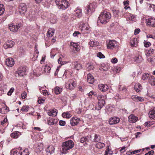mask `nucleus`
Segmentation results:
<instances>
[{"label":"nucleus","instance_id":"nucleus-1","mask_svg":"<svg viewBox=\"0 0 155 155\" xmlns=\"http://www.w3.org/2000/svg\"><path fill=\"white\" fill-rule=\"evenodd\" d=\"M111 15L108 12H101L98 17V22H100L103 24H105L110 19Z\"/></svg>","mask_w":155,"mask_h":155},{"label":"nucleus","instance_id":"nucleus-2","mask_svg":"<svg viewBox=\"0 0 155 155\" xmlns=\"http://www.w3.org/2000/svg\"><path fill=\"white\" fill-rule=\"evenodd\" d=\"M74 146V143L71 140H70L63 142L62 145V150L64 152H66L72 148Z\"/></svg>","mask_w":155,"mask_h":155},{"label":"nucleus","instance_id":"nucleus-3","mask_svg":"<svg viewBox=\"0 0 155 155\" xmlns=\"http://www.w3.org/2000/svg\"><path fill=\"white\" fill-rule=\"evenodd\" d=\"M26 71L27 69L25 67L20 68L15 72V76L16 77H23L24 75L26 74Z\"/></svg>","mask_w":155,"mask_h":155},{"label":"nucleus","instance_id":"nucleus-4","mask_svg":"<svg viewBox=\"0 0 155 155\" xmlns=\"http://www.w3.org/2000/svg\"><path fill=\"white\" fill-rule=\"evenodd\" d=\"M107 48L108 49H113L118 47V43L113 40L110 41L107 45Z\"/></svg>","mask_w":155,"mask_h":155},{"label":"nucleus","instance_id":"nucleus-5","mask_svg":"<svg viewBox=\"0 0 155 155\" xmlns=\"http://www.w3.org/2000/svg\"><path fill=\"white\" fill-rule=\"evenodd\" d=\"M27 10V7L25 4L24 3L20 4L19 7V12L21 15H24Z\"/></svg>","mask_w":155,"mask_h":155},{"label":"nucleus","instance_id":"nucleus-6","mask_svg":"<svg viewBox=\"0 0 155 155\" xmlns=\"http://www.w3.org/2000/svg\"><path fill=\"white\" fill-rule=\"evenodd\" d=\"M55 2L57 5H59L62 9H65L68 7L69 3L67 1L61 3L59 2L58 0H56Z\"/></svg>","mask_w":155,"mask_h":155},{"label":"nucleus","instance_id":"nucleus-7","mask_svg":"<svg viewBox=\"0 0 155 155\" xmlns=\"http://www.w3.org/2000/svg\"><path fill=\"white\" fill-rule=\"evenodd\" d=\"M146 23L148 25L155 27V18H150L146 19Z\"/></svg>","mask_w":155,"mask_h":155},{"label":"nucleus","instance_id":"nucleus-8","mask_svg":"<svg viewBox=\"0 0 155 155\" xmlns=\"http://www.w3.org/2000/svg\"><path fill=\"white\" fill-rule=\"evenodd\" d=\"M120 119L119 118L116 117H112L109 120V123L110 125L116 124L119 122Z\"/></svg>","mask_w":155,"mask_h":155},{"label":"nucleus","instance_id":"nucleus-9","mask_svg":"<svg viewBox=\"0 0 155 155\" xmlns=\"http://www.w3.org/2000/svg\"><path fill=\"white\" fill-rule=\"evenodd\" d=\"M80 119L77 117H73L71 119V124L73 126L77 125L79 123Z\"/></svg>","mask_w":155,"mask_h":155},{"label":"nucleus","instance_id":"nucleus-10","mask_svg":"<svg viewBox=\"0 0 155 155\" xmlns=\"http://www.w3.org/2000/svg\"><path fill=\"white\" fill-rule=\"evenodd\" d=\"M10 25V31L13 32H16L17 31L20 27L21 24H18V25H14L12 24Z\"/></svg>","mask_w":155,"mask_h":155},{"label":"nucleus","instance_id":"nucleus-11","mask_svg":"<svg viewBox=\"0 0 155 155\" xmlns=\"http://www.w3.org/2000/svg\"><path fill=\"white\" fill-rule=\"evenodd\" d=\"M131 98L134 101L137 102H143L144 101V99L143 97L137 95L132 96Z\"/></svg>","mask_w":155,"mask_h":155},{"label":"nucleus","instance_id":"nucleus-12","mask_svg":"<svg viewBox=\"0 0 155 155\" xmlns=\"http://www.w3.org/2000/svg\"><path fill=\"white\" fill-rule=\"evenodd\" d=\"M98 88L100 90H101L103 92L107 91L108 89V86L106 85L103 84H100L98 85Z\"/></svg>","mask_w":155,"mask_h":155},{"label":"nucleus","instance_id":"nucleus-13","mask_svg":"<svg viewBox=\"0 0 155 155\" xmlns=\"http://www.w3.org/2000/svg\"><path fill=\"white\" fill-rule=\"evenodd\" d=\"M87 81L89 83L91 84H92L94 82V79L93 76L90 73L87 74Z\"/></svg>","mask_w":155,"mask_h":155},{"label":"nucleus","instance_id":"nucleus-14","mask_svg":"<svg viewBox=\"0 0 155 155\" xmlns=\"http://www.w3.org/2000/svg\"><path fill=\"white\" fill-rule=\"evenodd\" d=\"M85 12L86 14H88L90 12H92L94 11V8L93 7V4H91L89 5H88L87 8L85 9Z\"/></svg>","mask_w":155,"mask_h":155},{"label":"nucleus","instance_id":"nucleus-15","mask_svg":"<svg viewBox=\"0 0 155 155\" xmlns=\"http://www.w3.org/2000/svg\"><path fill=\"white\" fill-rule=\"evenodd\" d=\"M72 64L74 65V68L78 70H81L82 68V65L77 61L73 62L72 63Z\"/></svg>","mask_w":155,"mask_h":155},{"label":"nucleus","instance_id":"nucleus-16","mask_svg":"<svg viewBox=\"0 0 155 155\" xmlns=\"http://www.w3.org/2000/svg\"><path fill=\"white\" fill-rule=\"evenodd\" d=\"M129 121L131 123H135L138 120V117L134 115H130L128 117Z\"/></svg>","mask_w":155,"mask_h":155},{"label":"nucleus","instance_id":"nucleus-17","mask_svg":"<svg viewBox=\"0 0 155 155\" xmlns=\"http://www.w3.org/2000/svg\"><path fill=\"white\" fill-rule=\"evenodd\" d=\"M46 151L48 154V153L51 154L54 152V148L53 146L50 145L48 147V148L46 150Z\"/></svg>","mask_w":155,"mask_h":155},{"label":"nucleus","instance_id":"nucleus-18","mask_svg":"<svg viewBox=\"0 0 155 155\" xmlns=\"http://www.w3.org/2000/svg\"><path fill=\"white\" fill-rule=\"evenodd\" d=\"M105 104V101H98V106L97 107L98 110H100L104 105Z\"/></svg>","mask_w":155,"mask_h":155},{"label":"nucleus","instance_id":"nucleus-19","mask_svg":"<svg viewBox=\"0 0 155 155\" xmlns=\"http://www.w3.org/2000/svg\"><path fill=\"white\" fill-rule=\"evenodd\" d=\"M62 90V88L56 86L53 89V92H54L56 94H60Z\"/></svg>","mask_w":155,"mask_h":155},{"label":"nucleus","instance_id":"nucleus-20","mask_svg":"<svg viewBox=\"0 0 155 155\" xmlns=\"http://www.w3.org/2000/svg\"><path fill=\"white\" fill-rule=\"evenodd\" d=\"M148 82L152 85L155 86V78L153 76H150L148 79Z\"/></svg>","mask_w":155,"mask_h":155},{"label":"nucleus","instance_id":"nucleus-21","mask_svg":"<svg viewBox=\"0 0 155 155\" xmlns=\"http://www.w3.org/2000/svg\"><path fill=\"white\" fill-rule=\"evenodd\" d=\"M5 107H0V113L2 114H4L6 113L7 112V108L8 109H9L7 106L6 105Z\"/></svg>","mask_w":155,"mask_h":155},{"label":"nucleus","instance_id":"nucleus-22","mask_svg":"<svg viewBox=\"0 0 155 155\" xmlns=\"http://www.w3.org/2000/svg\"><path fill=\"white\" fill-rule=\"evenodd\" d=\"M130 44L131 46L136 47L137 45V39L136 38H134L131 40L130 41Z\"/></svg>","mask_w":155,"mask_h":155},{"label":"nucleus","instance_id":"nucleus-23","mask_svg":"<svg viewBox=\"0 0 155 155\" xmlns=\"http://www.w3.org/2000/svg\"><path fill=\"white\" fill-rule=\"evenodd\" d=\"M101 139L100 136L99 134H95L94 135L93 141L95 142H98L101 140Z\"/></svg>","mask_w":155,"mask_h":155},{"label":"nucleus","instance_id":"nucleus-24","mask_svg":"<svg viewBox=\"0 0 155 155\" xmlns=\"http://www.w3.org/2000/svg\"><path fill=\"white\" fill-rule=\"evenodd\" d=\"M105 146V144L104 143L101 142H98L95 145L96 147L99 149L103 148Z\"/></svg>","mask_w":155,"mask_h":155},{"label":"nucleus","instance_id":"nucleus-25","mask_svg":"<svg viewBox=\"0 0 155 155\" xmlns=\"http://www.w3.org/2000/svg\"><path fill=\"white\" fill-rule=\"evenodd\" d=\"M19 153L21 155H29V152L27 149L24 150L22 151H19Z\"/></svg>","mask_w":155,"mask_h":155},{"label":"nucleus","instance_id":"nucleus-26","mask_svg":"<svg viewBox=\"0 0 155 155\" xmlns=\"http://www.w3.org/2000/svg\"><path fill=\"white\" fill-rule=\"evenodd\" d=\"M150 77V76L149 74L148 73H145L142 75V78L143 80L145 81L147 79L148 80Z\"/></svg>","mask_w":155,"mask_h":155},{"label":"nucleus","instance_id":"nucleus-27","mask_svg":"<svg viewBox=\"0 0 155 155\" xmlns=\"http://www.w3.org/2000/svg\"><path fill=\"white\" fill-rule=\"evenodd\" d=\"M5 11L4 6L3 4H0V15H3Z\"/></svg>","mask_w":155,"mask_h":155},{"label":"nucleus","instance_id":"nucleus-28","mask_svg":"<svg viewBox=\"0 0 155 155\" xmlns=\"http://www.w3.org/2000/svg\"><path fill=\"white\" fill-rule=\"evenodd\" d=\"M75 13L76 16L78 18L80 17L82 15L81 10L80 9H78L76 10Z\"/></svg>","mask_w":155,"mask_h":155},{"label":"nucleus","instance_id":"nucleus-29","mask_svg":"<svg viewBox=\"0 0 155 155\" xmlns=\"http://www.w3.org/2000/svg\"><path fill=\"white\" fill-rule=\"evenodd\" d=\"M97 99L98 101H104L106 98V97L102 95H98L97 96Z\"/></svg>","mask_w":155,"mask_h":155},{"label":"nucleus","instance_id":"nucleus-30","mask_svg":"<svg viewBox=\"0 0 155 155\" xmlns=\"http://www.w3.org/2000/svg\"><path fill=\"white\" fill-rule=\"evenodd\" d=\"M51 70V68L48 66L46 65L44 68V71L45 72L49 73Z\"/></svg>","mask_w":155,"mask_h":155},{"label":"nucleus","instance_id":"nucleus-31","mask_svg":"<svg viewBox=\"0 0 155 155\" xmlns=\"http://www.w3.org/2000/svg\"><path fill=\"white\" fill-rule=\"evenodd\" d=\"M18 136V135L17 132H14L10 135V136L12 137L15 138H17Z\"/></svg>","mask_w":155,"mask_h":155},{"label":"nucleus","instance_id":"nucleus-32","mask_svg":"<svg viewBox=\"0 0 155 155\" xmlns=\"http://www.w3.org/2000/svg\"><path fill=\"white\" fill-rule=\"evenodd\" d=\"M63 117L66 118H69L71 117V115L68 112L64 113L62 114Z\"/></svg>","mask_w":155,"mask_h":155},{"label":"nucleus","instance_id":"nucleus-33","mask_svg":"<svg viewBox=\"0 0 155 155\" xmlns=\"http://www.w3.org/2000/svg\"><path fill=\"white\" fill-rule=\"evenodd\" d=\"M5 64L8 67H9L10 65V58H9L5 59Z\"/></svg>","mask_w":155,"mask_h":155},{"label":"nucleus","instance_id":"nucleus-34","mask_svg":"<svg viewBox=\"0 0 155 155\" xmlns=\"http://www.w3.org/2000/svg\"><path fill=\"white\" fill-rule=\"evenodd\" d=\"M29 108V107L27 106H24L21 109V110L23 111L27 112L28 111Z\"/></svg>","mask_w":155,"mask_h":155},{"label":"nucleus","instance_id":"nucleus-35","mask_svg":"<svg viewBox=\"0 0 155 155\" xmlns=\"http://www.w3.org/2000/svg\"><path fill=\"white\" fill-rule=\"evenodd\" d=\"M112 11L114 14L115 16L117 17L119 15V10L115 9H113Z\"/></svg>","mask_w":155,"mask_h":155},{"label":"nucleus","instance_id":"nucleus-36","mask_svg":"<svg viewBox=\"0 0 155 155\" xmlns=\"http://www.w3.org/2000/svg\"><path fill=\"white\" fill-rule=\"evenodd\" d=\"M54 33V31H51L49 30L48 31V35L49 37H52Z\"/></svg>","mask_w":155,"mask_h":155},{"label":"nucleus","instance_id":"nucleus-37","mask_svg":"<svg viewBox=\"0 0 155 155\" xmlns=\"http://www.w3.org/2000/svg\"><path fill=\"white\" fill-rule=\"evenodd\" d=\"M143 43L144 46L147 48L149 47L151 45L150 42H147L145 41H144Z\"/></svg>","mask_w":155,"mask_h":155},{"label":"nucleus","instance_id":"nucleus-38","mask_svg":"<svg viewBox=\"0 0 155 155\" xmlns=\"http://www.w3.org/2000/svg\"><path fill=\"white\" fill-rule=\"evenodd\" d=\"M73 86L71 84H68L66 85V88L70 90L73 89Z\"/></svg>","mask_w":155,"mask_h":155},{"label":"nucleus","instance_id":"nucleus-39","mask_svg":"<svg viewBox=\"0 0 155 155\" xmlns=\"http://www.w3.org/2000/svg\"><path fill=\"white\" fill-rule=\"evenodd\" d=\"M92 95L95 96L97 95V93L96 92H94L92 91H91L88 94V96H89V97H91Z\"/></svg>","mask_w":155,"mask_h":155},{"label":"nucleus","instance_id":"nucleus-40","mask_svg":"<svg viewBox=\"0 0 155 155\" xmlns=\"http://www.w3.org/2000/svg\"><path fill=\"white\" fill-rule=\"evenodd\" d=\"M48 124L49 125H51L56 124V123L54 122L53 120H48Z\"/></svg>","mask_w":155,"mask_h":155},{"label":"nucleus","instance_id":"nucleus-41","mask_svg":"<svg viewBox=\"0 0 155 155\" xmlns=\"http://www.w3.org/2000/svg\"><path fill=\"white\" fill-rule=\"evenodd\" d=\"M94 68V67L93 65L91 64H89L88 66L87 67V69L88 71H91V70H93Z\"/></svg>","mask_w":155,"mask_h":155},{"label":"nucleus","instance_id":"nucleus-42","mask_svg":"<svg viewBox=\"0 0 155 155\" xmlns=\"http://www.w3.org/2000/svg\"><path fill=\"white\" fill-rule=\"evenodd\" d=\"M97 56L100 58H104L105 57L104 56L101 52H99L97 53Z\"/></svg>","mask_w":155,"mask_h":155},{"label":"nucleus","instance_id":"nucleus-43","mask_svg":"<svg viewBox=\"0 0 155 155\" xmlns=\"http://www.w3.org/2000/svg\"><path fill=\"white\" fill-rule=\"evenodd\" d=\"M70 45L71 46H73L74 48L78 46V43H74L73 42H71Z\"/></svg>","mask_w":155,"mask_h":155},{"label":"nucleus","instance_id":"nucleus-44","mask_svg":"<svg viewBox=\"0 0 155 155\" xmlns=\"http://www.w3.org/2000/svg\"><path fill=\"white\" fill-rule=\"evenodd\" d=\"M15 64V62L14 60L10 58V67H12L13 66V65L14 64Z\"/></svg>","mask_w":155,"mask_h":155},{"label":"nucleus","instance_id":"nucleus-45","mask_svg":"<svg viewBox=\"0 0 155 155\" xmlns=\"http://www.w3.org/2000/svg\"><path fill=\"white\" fill-rule=\"evenodd\" d=\"M150 8L151 10H153V12H155V6L154 5H150Z\"/></svg>","mask_w":155,"mask_h":155},{"label":"nucleus","instance_id":"nucleus-46","mask_svg":"<svg viewBox=\"0 0 155 155\" xmlns=\"http://www.w3.org/2000/svg\"><path fill=\"white\" fill-rule=\"evenodd\" d=\"M17 153H18L17 151H13L12 150L10 151V155H17Z\"/></svg>","mask_w":155,"mask_h":155},{"label":"nucleus","instance_id":"nucleus-47","mask_svg":"<svg viewBox=\"0 0 155 155\" xmlns=\"http://www.w3.org/2000/svg\"><path fill=\"white\" fill-rule=\"evenodd\" d=\"M4 48L5 49L9 48H10V45L7 44V43H5L3 45Z\"/></svg>","mask_w":155,"mask_h":155},{"label":"nucleus","instance_id":"nucleus-48","mask_svg":"<svg viewBox=\"0 0 155 155\" xmlns=\"http://www.w3.org/2000/svg\"><path fill=\"white\" fill-rule=\"evenodd\" d=\"M61 58L60 57L59 59L58 60V63L60 64H61V65H63V64H64L63 63V62H65V61H61Z\"/></svg>","mask_w":155,"mask_h":155},{"label":"nucleus","instance_id":"nucleus-49","mask_svg":"<svg viewBox=\"0 0 155 155\" xmlns=\"http://www.w3.org/2000/svg\"><path fill=\"white\" fill-rule=\"evenodd\" d=\"M59 124L61 126H64L65 124V122L64 121L61 120L59 122Z\"/></svg>","mask_w":155,"mask_h":155},{"label":"nucleus","instance_id":"nucleus-50","mask_svg":"<svg viewBox=\"0 0 155 155\" xmlns=\"http://www.w3.org/2000/svg\"><path fill=\"white\" fill-rule=\"evenodd\" d=\"M52 113L53 114H55V116H56L57 114L58 113V110L55 109H54L51 110Z\"/></svg>","mask_w":155,"mask_h":155},{"label":"nucleus","instance_id":"nucleus-51","mask_svg":"<svg viewBox=\"0 0 155 155\" xmlns=\"http://www.w3.org/2000/svg\"><path fill=\"white\" fill-rule=\"evenodd\" d=\"M140 31V30L139 28H136L134 31V34L135 35H136L138 34Z\"/></svg>","mask_w":155,"mask_h":155},{"label":"nucleus","instance_id":"nucleus-52","mask_svg":"<svg viewBox=\"0 0 155 155\" xmlns=\"http://www.w3.org/2000/svg\"><path fill=\"white\" fill-rule=\"evenodd\" d=\"M48 115L49 116H51L53 117H54L55 116L56 114H53L51 111L48 112Z\"/></svg>","mask_w":155,"mask_h":155},{"label":"nucleus","instance_id":"nucleus-53","mask_svg":"<svg viewBox=\"0 0 155 155\" xmlns=\"http://www.w3.org/2000/svg\"><path fill=\"white\" fill-rule=\"evenodd\" d=\"M26 96V93L25 92H24L21 94V97L22 99H25V98Z\"/></svg>","mask_w":155,"mask_h":155},{"label":"nucleus","instance_id":"nucleus-54","mask_svg":"<svg viewBox=\"0 0 155 155\" xmlns=\"http://www.w3.org/2000/svg\"><path fill=\"white\" fill-rule=\"evenodd\" d=\"M155 114V110H153L149 112V115H154Z\"/></svg>","mask_w":155,"mask_h":155},{"label":"nucleus","instance_id":"nucleus-55","mask_svg":"<svg viewBox=\"0 0 155 155\" xmlns=\"http://www.w3.org/2000/svg\"><path fill=\"white\" fill-rule=\"evenodd\" d=\"M80 33L78 31H74V33L73 34V36L74 37H76L77 36L78 34H80Z\"/></svg>","mask_w":155,"mask_h":155},{"label":"nucleus","instance_id":"nucleus-56","mask_svg":"<svg viewBox=\"0 0 155 155\" xmlns=\"http://www.w3.org/2000/svg\"><path fill=\"white\" fill-rule=\"evenodd\" d=\"M111 61L113 63H116L117 62V60L116 58H114L111 59Z\"/></svg>","mask_w":155,"mask_h":155},{"label":"nucleus","instance_id":"nucleus-57","mask_svg":"<svg viewBox=\"0 0 155 155\" xmlns=\"http://www.w3.org/2000/svg\"><path fill=\"white\" fill-rule=\"evenodd\" d=\"M154 50L153 49H150L148 51V54H153V53Z\"/></svg>","mask_w":155,"mask_h":155},{"label":"nucleus","instance_id":"nucleus-58","mask_svg":"<svg viewBox=\"0 0 155 155\" xmlns=\"http://www.w3.org/2000/svg\"><path fill=\"white\" fill-rule=\"evenodd\" d=\"M45 100L43 99H39L38 101V103L39 104H43L45 102Z\"/></svg>","mask_w":155,"mask_h":155},{"label":"nucleus","instance_id":"nucleus-59","mask_svg":"<svg viewBox=\"0 0 155 155\" xmlns=\"http://www.w3.org/2000/svg\"><path fill=\"white\" fill-rule=\"evenodd\" d=\"M95 42L93 41H91L89 42V45L91 47H93L95 45Z\"/></svg>","mask_w":155,"mask_h":155},{"label":"nucleus","instance_id":"nucleus-60","mask_svg":"<svg viewBox=\"0 0 155 155\" xmlns=\"http://www.w3.org/2000/svg\"><path fill=\"white\" fill-rule=\"evenodd\" d=\"M129 3V2L128 0H127L126 1L124 2V5L125 7H127Z\"/></svg>","mask_w":155,"mask_h":155},{"label":"nucleus","instance_id":"nucleus-61","mask_svg":"<svg viewBox=\"0 0 155 155\" xmlns=\"http://www.w3.org/2000/svg\"><path fill=\"white\" fill-rule=\"evenodd\" d=\"M134 89L135 91L137 92H139L140 91V89H139L138 87H136L135 85L134 87Z\"/></svg>","mask_w":155,"mask_h":155},{"label":"nucleus","instance_id":"nucleus-62","mask_svg":"<svg viewBox=\"0 0 155 155\" xmlns=\"http://www.w3.org/2000/svg\"><path fill=\"white\" fill-rule=\"evenodd\" d=\"M136 87H138L139 89H141L142 87V86L139 83L136 84H135Z\"/></svg>","mask_w":155,"mask_h":155},{"label":"nucleus","instance_id":"nucleus-63","mask_svg":"<svg viewBox=\"0 0 155 155\" xmlns=\"http://www.w3.org/2000/svg\"><path fill=\"white\" fill-rule=\"evenodd\" d=\"M140 150H136L134 151H133L132 152V153L133 154H134L136 153H137L139 152H140Z\"/></svg>","mask_w":155,"mask_h":155},{"label":"nucleus","instance_id":"nucleus-64","mask_svg":"<svg viewBox=\"0 0 155 155\" xmlns=\"http://www.w3.org/2000/svg\"><path fill=\"white\" fill-rule=\"evenodd\" d=\"M15 44V43L13 41L10 40V48L12 47Z\"/></svg>","mask_w":155,"mask_h":155}]
</instances>
